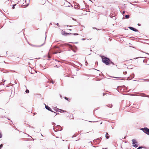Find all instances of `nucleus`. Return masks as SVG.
Here are the masks:
<instances>
[{"instance_id":"12","label":"nucleus","mask_w":149,"mask_h":149,"mask_svg":"<svg viewBox=\"0 0 149 149\" xmlns=\"http://www.w3.org/2000/svg\"><path fill=\"white\" fill-rule=\"evenodd\" d=\"M112 64L113 65H114V63L112 62L111 61H110V60L109 64Z\"/></svg>"},{"instance_id":"30","label":"nucleus","mask_w":149,"mask_h":149,"mask_svg":"<svg viewBox=\"0 0 149 149\" xmlns=\"http://www.w3.org/2000/svg\"><path fill=\"white\" fill-rule=\"evenodd\" d=\"M72 19L74 20H75V19L74 18H72Z\"/></svg>"},{"instance_id":"32","label":"nucleus","mask_w":149,"mask_h":149,"mask_svg":"<svg viewBox=\"0 0 149 149\" xmlns=\"http://www.w3.org/2000/svg\"><path fill=\"white\" fill-rule=\"evenodd\" d=\"M105 95L104 93H103V95Z\"/></svg>"},{"instance_id":"15","label":"nucleus","mask_w":149,"mask_h":149,"mask_svg":"<svg viewBox=\"0 0 149 149\" xmlns=\"http://www.w3.org/2000/svg\"><path fill=\"white\" fill-rule=\"evenodd\" d=\"M3 144H1L0 145V149H1L3 147Z\"/></svg>"},{"instance_id":"17","label":"nucleus","mask_w":149,"mask_h":149,"mask_svg":"<svg viewBox=\"0 0 149 149\" xmlns=\"http://www.w3.org/2000/svg\"><path fill=\"white\" fill-rule=\"evenodd\" d=\"M126 73H127V72H123V74H126Z\"/></svg>"},{"instance_id":"3","label":"nucleus","mask_w":149,"mask_h":149,"mask_svg":"<svg viewBox=\"0 0 149 149\" xmlns=\"http://www.w3.org/2000/svg\"><path fill=\"white\" fill-rule=\"evenodd\" d=\"M132 141L133 146L135 147V148L137 147L138 146V145L136 144L137 143V142L136 141L135 139H133L132 140Z\"/></svg>"},{"instance_id":"33","label":"nucleus","mask_w":149,"mask_h":149,"mask_svg":"<svg viewBox=\"0 0 149 149\" xmlns=\"http://www.w3.org/2000/svg\"><path fill=\"white\" fill-rule=\"evenodd\" d=\"M34 115H35L36 114V113H33Z\"/></svg>"},{"instance_id":"5","label":"nucleus","mask_w":149,"mask_h":149,"mask_svg":"<svg viewBox=\"0 0 149 149\" xmlns=\"http://www.w3.org/2000/svg\"><path fill=\"white\" fill-rule=\"evenodd\" d=\"M45 107L49 111H52V112H53V111H52V110L51 109V108L48 106L45 105Z\"/></svg>"},{"instance_id":"40","label":"nucleus","mask_w":149,"mask_h":149,"mask_svg":"<svg viewBox=\"0 0 149 149\" xmlns=\"http://www.w3.org/2000/svg\"><path fill=\"white\" fill-rule=\"evenodd\" d=\"M70 26L71 27V26Z\"/></svg>"},{"instance_id":"7","label":"nucleus","mask_w":149,"mask_h":149,"mask_svg":"<svg viewBox=\"0 0 149 149\" xmlns=\"http://www.w3.org/2000/svg\"><path fill=\"white\" fill-rule=\"evenodd\" d=\"M65 34H66V35L72 34L74 35H78V34L77 33H65Z\"/></svg>"},{"instance_id":"23","label":"nucleus","mask_w":149,"mask_h":149,"mask_svg":"<svg viewBox=\"0 0 149 149\" xmlns=\"http://www.w3.org/2000/svg\"><path fill=\"white\" fill-rule=\"evenodd\" d=\"M61 45V46L63 47L64 46V45Z\"/></svg>"},{"instance_id":"42","label":"nucleus","mask_w":149,"mask_h":149,"mask_svg":"<svg viewBox=\"0 0 149 149\" xmlns=\"http://www.w3.org/2000/svg\"><path fill=\"white\" fill-rule=\"evenodd\" d=\"M89 0L91 1L90 0Z\"/></svg>"},{"instance_id":"20","label":"nucleus","mask_w":149,"mask_h":149,"mask_svg":"<svg viewBox=\"0 0 149 149\" xmlns=\"http://www.w3.org/2000/svg\"><path fill=\"white\" fill-rule=\"evenodd\" d=\"M56 25L58 26H59V24H58V23H57V24H56Z\"/></svg>"},{"instance_id":"38","label":"nucleus","mask_w":149,"mask_h":149,"mask_svg":"<svg viewBox=\"0 0 149 149\" xmlns=\"http://www.w3.org/2000/svg\"><path fill=\"white\" fill-rule=\"evenodd\" d=\"M60 96L61 97V95H60Z\"/></svg>"},{"instance_id":"35","label":"nucleus","mask_w":149,"mask_h":149,"mask_svg":"<svg viewBox=\"0 0 149 149\" xmlns=\"http://www.w3.org/2000/svg\"><path fill=\"white\" fill-rule=\"evenodd\" d=\"M69 30H70V31H71V30H71V29H69Z\"/></svg>"},{"instance_id":"34","label":"nucleus","mask_w":149,"mask_h":149,"mask_svg":"<svg viewBox=\"0 0 149 149\" xmlns=\"http://www.w3.org/2000/svg\"><path fill=\"white\" fill-rule=\"evenodd\" d=\"M54 124H55V123H53V125H54Z\"/></svg>"},{"instance_id":"18","label":"nucleus","mask_w":149,"mask_h":149,"mask_svg":"<svg viewBox=\"0 0 149 149\" xmlns=\"http://www.w3.org/2000/svg\"><path fill=\"white\" fill-rule=\"evenodd\" d=\"M50 83H52V84H54V81H50Z\"/></svg>"},{"instance_id":"4","label":"nucleus","mask_w":149,"mask_h":149,"mask_svg":"<svg viewBox=\"0 0 149 149\" xmlns=\"http://www.w3.org/2000/svg\"><path fill=\"white\" fill-rule=\"evenodd\" d=\"M128 28H129L130 29L135 32H137L138 31V30L136 29H135V28H133L132 27L129 26L128 27Z\"/></svg>"},{"instance_id":"36","label":"nucleus","mask_w":149,"mask_h":149,"mask_svg":"<svg viewBox=\"0 0 149 149\" xmlns=\"http://www.w3.org/2000/svg\"><path fill=\"white\" fill-rule=\"evenodd\" d=\"M68 6V7H70V5H69V6Z\"/></svg>"},{"instance_id":"2","label":"nucleus","mask_w":149,"mask_h":149,"mask_svg":"<svg viewBox=\"0 0 149 149\" xmlns=\"http://www.w3.org/2000/svg\"><path fill=\"white\" fill-rule=\"evenodd\" d=\"M141 130H142L144 132L149 136V129L147 127H144L143 128H141Z\"/></svg>"},{"instance_id":"6","label":"nucleus","mask_w":149,"mask_h":149,"mask_svg":"<svg viewBox=\"0 0 149 149\" xmlns=\"http://www.w3.org/2000/svg\"><path fill=\"white\" fill-rule=\"evenodd\" d=\"M54 110H56V111H59L60 112H62L63 111H64L62 109H58V108H54Z\"/></svg>"},{"instance_id":"19","label":"nucleus","mask_w":149,"mask_h":149,"mask_svg":"<svg viewBox=\"0 0 149 149\" xmlns=\"http://www.w3.org/2000/svg\"><path fill=\"white\" fill-rule=\"evenodd\" d=\"M15 5H16V4H15V5H13V9H14V8H15V7H14V6H15Z\"/></svg>"},{"instance_id":"26","label":"nucleus","mask_w":149,"mask_h":149,"mask_svg":"<svg viewBox=\"0 0 149 149\" xmlns=\"http://www.w3.org/2000/svg\"><path fill=\"white\" fill-rule=\"evenodd\" d=\"M145 53H146V54H148V55H149V54L148 53H146V52H145Z\"/></svg>"},{"instance_id":"28","label":"nucleus","mask_w":149,"mask_h":149,"mask_svg":"<svg viewBox=\"0 0 149 149\" xmlns=\"http://www.w3.org/2000/svg\"><path fill=\"white\" fill-rule=\"evenodd\" d=\"M85 40V39H84V38H83L82 39V40Z\"/></svg>"},{"instance_id":"31","label":"nucleus","mask_w":149,"mask_h":149,"mask_svg":"<svg viewBox=\"0 0 149 149\" xmlns=\"http://www.w3.org/2000/svg\"><path fill=\"white\" fill-rule=\"evenodd\" d=\"M103 149H107V148H102Z\"/></svg>"},{"instance_id":"14","label":"nucleus","mask_w":149,"mask_h":149,"mask_svg":"<svg viewBox=\"0 0 149 149\" xmlns=\"http://www.w3.org/2000/svg\"><path fill=\"white\" fill-rule=\"evenodd\" d=\"M25 92L26 93H29V91L27 89L26 90Z\"/></svg>"},{"instance_id":"11","label":"nucleus","mask_w":149,"mask_h":149,"mask_svg":"<svg viewBox=\"0 0 149 149\" xmlns=\"http://www.w3.org/2000/svg\"><path fill=\"white\" fill-rule=\"evenodd\" d=\"M125 17L127 19H128L129 18L130 16L129 15H126L125 16Z\"/></svg>"},{"instance_id":"25","label":"nucleus","mask_w":149,"mask_h":149,"mask_svg":"<svg viewBox=\"0 0 149 149\" xmlns=\"http://www.w3.org/2000/svg\"><path fill=\"white\" fill-rule=\"evenodd\" d=\"M57 52H54V54H57Z\"/></svg>"},{"instance_id":"16","label":"nucleus","mask_w":149,"mask_h":149,"mask_svg":"<svg viewBox=\"0 0 149 149\" xmlns=\"http://www.w3.org/2000/svg\"><path fill=\"white\" fill-rule=\"evenodd\" d=\"M2 136V135L1 133L0 132V138H1Z\"/></svg>"},{"instance_id":"1","label":"nucleus","mask_w":149,"mask_h":149,"mask_svg":"<svg viewBox=\"0 0 149 149\" xmlns=\"http://www.w3.org/2000/svg\"><path fill=\"white\" fill-rule=\"evenodd\" d=\"M102 62L104 63L106 65H108L109 64L110 60L107 57H104L103 58L102 57Z\"/></svg>"},{"instance_id":"27","label":"nucleus","mask_w":149,"mask_h":149,"mask_svg":"<svg viewBox=\"0 0 149 149\" xmlns=\"http://www.w3.org/2000/svg\"><path fill=\"white\" fill-rule=\"evenodd\" d=\"M141 58V57H139L136 58H134V59H137V58Z\"/></svg>"},{"instance_id":"41","label":"nucleus","mask_w":149,"mask_h":149,"mask_svg":"<svg viewBox=\"0 0 149 149\" xmlns=\"http://www.w3.org/2000/svg\"><path fill=\"white\" fill-rule=\"evenodd\" d=\"M46 38V36L45 37V38ZM46 39V38H45V39Z\"/></svg>"},{"instance_id":"9","label":"nucleus","mask_w":149,"mask_h":149,"mask_svg":"<svg viewBox=\"0 0 149 149\" xmlns=\"http://www.w3.org/2000/svg\"><path fill=\"white\" fill-rule=\"evenodd\" d=\"M145 147H142V146H140L139 148H138L137 149H141L142 148H144Z\"/></svg>"},{"instance_id":"21","label":"nucleus","mask_w":149,"mask_h":149,"mask_svg":"<svg viewBox=\"0 0 149 149\" xmlns=\"http://www.w3.org/2000/svg\"><path fill=\"white\" fill-rule=\"evenodd\" d=\"M65 98L66 100H68V98L67 97H65Z\"/></svg>"},{"instance_id":"39","label":"nucleus","mask_w":149,"mask_h":149,"mask_svg":"<svg viewBox=\"0 0 149 149\" xmlns=\"http://www.w3.org/2000/svg\"><path fill=\"white\" fill-rule=\"evenodd\" d=\"M28 4L27 5V6H28Z\"/></svg>"},{"instance_id":"10","label":"nucleus","mask_w":149,"mask_h":149,"mask_svg":"<svg viewBox=\"0 0 149 149\" xmlns=\"http://www.w3.org/2000/svg\"><path fill=\"white\" fill-rule=\"evenodd\" d=\"M107 107H109V108H111L112 107V104H109L107 105Z\"/></svg>"},{"instance_id":"24","label":"nucleus","mask_w":149,"mask_h":149,"mask_svg":"<svg viewBox=\"0 0 149 149\" xmlns=\"http://www.w3.org/2000/svg\"><path fill=\"white\" fill-rule=\"evenodd\" d=\"M137 25L138 26H140L141 25V24L139 23Z\"/></svg>"},{"instance_id":"22","label":"nucleus","mask_w":149,"mask_h":149,"mask_svg":"<svg viewBox=\"0 0 149 149\" xmlns=\"http://www.w3.org/2000/svg\"><path fill=\"white\" fill-rule=\"evenodd\" d=\"M85 63H86V65H87V64H88V63H87V62L86 61V62H85Z\"/></svg>"},{"instance_id":"37","label":"nucleus","mask_w":149,"mask_h":149,"mask_svg":"<svg viewBox=\"0 0 149 149\" xmlns=\"http://www.w3.org/2000/svg\"><path fill=\"white\" fill-rule=\"evenodd\" d=\"M93 28V29H95V28Z\"/></svg>"},{"instance_id":"29","label":"nucleus","mask_w":149,"mask_h":149,"mask_svg":"<svg viewBox=\"0 0 149 149\" xmlns=\"http://www.w3.org/2000/svg\"><path fill=\"white\" fill-rule=\"evenodd\" d=\"M125 13V11H123V14H124Z\"/></svg>"},{"instance_id":"8","label":"nucleus","mask_w":149,"mask_h":149,"mask_svg":"<svg viewBox=\"0 0 149 149\" xmlns=\"http://www.w3.org/2000/svg\"><path fill=\"white\" fill-rule=\"evenodd\" d=\"M106 138L107 139H108L109 138V135L107 133L106 134Z\"/></svg>"},{"instance_id":"13","label":"nucleus","mask_w":149,"mask_h":149,"mask_svg":"<svg viewBox=\"0 0 149 149\" xmlns=\"http://www.w3.org/2000/svg\"><path fill=\"white\" fill-rule=\"evenodd\" d=\"M45 41L42 44L38 46H36V47H40L42 46L45 44Z\"/></svg>"}]
</instances>
